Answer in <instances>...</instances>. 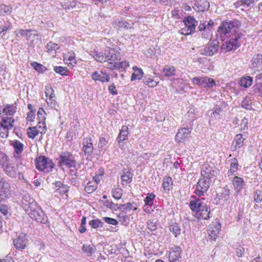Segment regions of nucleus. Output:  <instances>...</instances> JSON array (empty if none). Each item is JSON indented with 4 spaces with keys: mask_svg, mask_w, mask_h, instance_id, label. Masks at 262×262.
<instances>
[{
    "mask_svg": "<svg viewBox=\"0 0 262 262\" xmlns=\"http://www.w3.org/2000/svg\"><path fill=\"white\" fill-rule=\"evenodd\" d=\"M59 46L52 41L49 42L47 45V48L48 51H52L53 50H57L59 49Z\"/></svg>",
    "mask_w": 262,
    "mask_h": 262,
    "instance_id": "59",
    "label": "nucleus"
},
{
    "mask_svg": "<svg viewBox=\"0 0 262 262\" xmlns=\"http://www.w3.org/2000/svg\"><path fill=\"white\" fill-rule=\"evenodd\" d=\"M27 39L33 43L35 40H38L40 39V37H39V35L36 33V31L35 30V32H32L28 34Z\"/></svg>",
    "mask_w": 262,
    "mask_h": 262,
    "instance_id": "52",
    "label": "nucleus"
},
{
    "mask_svg": "<svg viewBox=\"0 0 262 262\" xmlns=\"http://www.w3.org/2000/svg\"><path fill=\"white\" fill-rule=\"evenodd\" d=\"M232 184L234 189L237 192H239L245 185L244 180L240 177H235L232 180Z\"/></svg>",
    "mask_w": 262,
    "mask_h": 262,
    "instance_id": "26",
    "label": "nucleus"
},
{
    "mask_svg": "<svg viewBox=\"0 0 262 262\" xmlns=\"http://www.w3.org/2000/svg\"><path fill=\"white\" fill-rule=\"evenodd\" d=\"M54 71L61 76L68 75V70L66 67L61 66H55L54 68Z\"/></svg>",
    "mask_w": 262,
    "mask_h": 262,
    "instance_id": "47",
    "label": "nucleus"
},
{
    "mask_svg": "<svg viewBox=\"0 0 262 262\" xmlns=\"http://www.w3.org/2000/svg\"><path fill=\"white\" fill-rule=\"evenodd\" d=\"M113 197L117 200H119L121 198L122 193L120 189H113L112 191Z\"/></svg>",
    "mask_w": 262,
    "mask_h": 262,
    "instance_id": "57",
    "label": "nucleus"
},
{
    "mask_svg": "<svg viewBox=\"0 0 262 262\" xmlns=\"http://www.w3.org/2000/svg\"><path fill=\"white\" fill-rule=\"evenodd\" d=\"M169 260L170 262H179L181 258V248L178 246L174 245L170 248Z\"/></svg>",
    "mask_w": 262,
    "mask_h": 262,
    "instance_id": "14",
    "label": "nucleus"
},
{
    "mask_svg": "<svg viewBox=\"0 0 262 262\" xmlns=\"http://www.w3.org/2000/svg\"><path fill=\"white\" fill-rule=\"evenodd\" d=\"M38 128H41V130L40 131V133L42 134H45L47 131V128L46 125L45 121H38V124L36 126Z\"/></svg>",
    "mask_w": 262,
    "mask_h": 262,
    "instance_id": "63",
    "label": "nucleus"
},
{
    "mask_svg": "<svg viewBox=\"0 0 262 262\" xmlns=\"http://www.w3.org/2000/svg\"><path fill=\"white\" fill-rule=\"evenodd\" d=\"M9 157L4 152H0V166L2 168L4 167L9 162Z\"/></svg>",
    "mask_w": 262,
    "mask_h": 262,
    "instance_id": "44",
    "label": "nucleus"
},
{
    "mask_svg": "<svg viewBox=\"0 0 262 262\" xmlns=\"http://www.w3.org/2000/svg\"><path fill=\"white\" fill-rule=\"evenodd\" d=\"M253 79L250 76H247L246 77H243L240 80V85L244 88H248L252 84Z\"/></svg>",
    "mask_w": 262,
    "mask_h": 262,
    "instance_id": "41",
    "label": "nucleus"
},
{
    "mask_svg": "<svg viewBox=\"0 0 262 262\" xmlns=\"http://www.w3.org/2000/svg\"><path fill=\"white\" fill-rule=\"evenodd\" d=\"M133 70H134V72L132 75L131 81L141 79L144 74L143 70L140 68H138L137 66H134Z\"/></svg>",
    "mask_w": 262,
    "mask_h": 262,
    "instance_id": "31",
    "label": "nucleus"
},
{
    "mask_svg": "<svg viewBox=\"0 0 262 262\" xmlns=\"http://www.w3.org/2000/svg\"><path fill=\"white\" fill-rule=\"evenodd\" d=\"M114 25V27L118 29L128 30L133 28L132 24L124 20H116Z\"/></svg>",
    "mask_w": 262,
    "mask_h": 262,
    "instance_id": "27",
    "label": "nucleus"
},
{
    "mask_svg": "<svg viewBox=\"0 0 262 262\" xmlns=\"http://www.w3.org/2000/svg\"><path fill=\"white\" fill-rule=\"evenodd\" d=\"M128 134L129 132L128 126L126 125H123L116 139V141H117L119 144L124 143L128 139Z\"/></svg>",
    "mask_w": 262,
    "mask_h": 262,
    "instance_id": "21",
    "label": "nucleus"
},
{
    "mask_svg": "<svg viewBox=\"0 0 262 262\" xmlns=\"http://www.w3.org/2000/svg\"><path fill=\"white\" fill-rule=\"evenodd\" d=\"M209 185V181L206 179L203 178L200 180L196 186L195 190L196 194L199 196L204 195V193L208 190Z\"/></svg>",
    "mask_w": 262,
    "mask_h": 262,
    "instance_id": "12",
    "label": "nucleus"
},
{
    "mask_svg": "<svg viewBox=\"0 0 262 262\" xmlns=\"http://www.w3.org/2000/svg\"><path fill=\"white\" fill-rule=\"evenodd\" d=\"M253 198L254 199V202L256 204H258L261 202L262 191L258 189L255 190L253 192Z\"/></svg>",
    "mask_w": 262,
    "mask_h": 262,
    "instance_id": "45",
    "label": "nucleus"
},
{
    "mask_svg": "<svg viewBox=\"0 0 262 262\" xmlns=\"http://www.w3.org/2000/svg\"><path fill=\"white\" fill-rule=\"evenodd\" d=\"M28 214L32 220L38 223L46 224L48 222V217L39 206L32 212H29Z\"/></svg>",
    "mask_w": 262,
    "mask_h": 262,
    "instance_id": "4",
    "label": "nucleus"
},
{
    "mask_svg": "<svg viewBox=\"0 0 262 262\" xmlns=\"http://www.w3.org/2000/svg\"><path fill=\"white\" fill-rule=\"evenodd\" d=\"M20 168H22V167H19L17 164L15 165L14 164L9 163L2 169L8 177L11 179H15L18 176H20L22 173Z\"/></svg>",
    "mask_w": 262,
    "mask_h": 262,
    "instance_id": "6",
    "label": "nucleus"
},
{
    "mask_svg": "<svg viewBox=\"0 0 262 262\" xmlns=\"http://www.w3.org/2000/svg\"><path fill=\"white\" fill-rule=\"evenodd\" d=\"M1 183V189L2 191L3 194H5V198H8L11 194L10 184L6 181H3Z\"/></svg>",
    "mask_w": 262,
    "mask_h": 262,
    "instance_id": "30",
    "label": "nucleus"
},
{
    "mask_svg": "<svg viewBox=\"0 0 262 262\" xmlns=\"http://www.w3.org/2000/svg\"><path fill=\"white\" fill-rule=\"evenodd\" d=\"M244 140L245 139L243 138V135L242 134H239L236 135L233 141V144H235V149L239 148L242 147L244 145Z\"/></svg>",
    "mask_w": 262,
    "mask_h": 262,
    "instance_id": "33",
    "label": "nucleus"
},
{
    "mask_svg": "<svg viewBox=\"0 0 262 262\" xmlns=\"http://www.w3.org/2000/svg\"><path fill=\"white\" fill-rule=\"evenodd\" d=\"M128 67H129V62L126 60L119 62H115L114 63L110 62H108L107 64V67L110 70L120 69H125Z\"/></svg>",
    "mask_w": 262,
    "mask_h": 262,
    "instance_id": "25",
    "label": "nucleus"
},
{
    "mask_svg": "<svg viewBox=\"0 0 262 262\" xmlns=\"http://www.w3.org/2000/svg\"><path fill=\"white\" fill-rule=\"evenodd\" d=\"M238 161L236 158H233L231 160L230 164V169L228 170V173L229 175L233 174L238 169Z\"/></svg>",
    "mask_w": 262,
    "mask_h": 262,
    "instance_id": "38",
    "label": "nucleus"
},
{
    "mask_svg": "<svg viewBox=\"0 0 262 262\" xmlns=\"http://www.w3.org/2000/svg\"><path fill=\"white\" fill-rule=\"evenodd\" d=\"M57 160L60 167L65 166L68 168L75 167L77 164L74 156L69 151L61 152Z\"/></svg>",
    "mask_w": 262,
    "mask_h": 262,
    "instance_id": "2",
    "label": "nucleus"
},
{
    "mask_svg": "<svg viewBox=\"0 0 262 262\" xmlns=\"http://www.w3.org/2000/svg\"><path fill=\"white\" fill-rule=\"evenodd\" d=\"M191 132L188 128L183 127L180 129L176 136V141L178 142H184Z\"/></svg>",
    "mask_w": 262,
    "mask_h": 262,
    "instance_id": "19",
    "label": "nucleus"
},
{
    "mask_svg": "<svg viewBox=\"0 0 262 262\" xmlns=\"http://www.w3.org/2000/svg\"><path fill=\"white\" fill-rule=\"evenodd\" d=\"M28 243V239L26 234L21 233L18 237L13 239V244L17 250L24 249Z\"/></svg>",
    "mask_w": 262,
    "mask_h": 262,
    "instance_id": "16",
    "label": "nucleus"
},
{
    "mask_svg": "<svg viewBox=\"0 0 262 262\" xmlns=\"http://www.w3.org/2000/svg\"><path fill=\"white\" fill-rule=\"evenodd\" d=\"M227 106V103L225 101L218 102L214 105L211 117L216 120L220 119L225 115Z\"/></svg>",
    "mask_w": 262,
    "mask_h": 262,
    "instance_id": "8",
    "label": "nucleus"
},
{
    "mask_svg": "<svg viewBox=\"0 0 262 262\" xmlns=\"http://www.w3.org/2000/svg\"><path fill=\"white\" fill-rule=\"evenodd\" d=\"M31 66L36 71L39 73H43L45 70H47V68L45 67V66L36 62H33L31 63Z\"/></svg>",
    "mask_w": 262,
    "mask_h": 262,
    "instance_id": "49",
    "label": "nucleus"
},
{
    "mask_svg": "<svg viewBox=\"0 0 262 262\" xmlns=\"http://www.w3.org/2000/svg\"><path fill=\"white\" fill-rule=\"evenodd\" d=\"M143 83L145 84H146L148 86L151 87V88L155 87L157 85V84L159 83V82H157V81H155L154 80H153L152 79H151L150 77H147V76H145L143 78Z\"/></svg>",
    "mask_w": 262,
    "mask_h": 262,
    "instance_id": "46",
    "label": "nucleus"
},
{
    "mask_svg": "<svg viewBox=\"0 0 262 262\" xmlns=\"http://www.w3.org/2000/svg\"><path fill=\"white\" fill-rule=\"evenodd\" d=\"M230 193V190L227 188L224 187L221 189V192L216 193V198L225 202L229 199Z\"/></svg>",
    "mask_w": 262,
    "mask_h": 262,
    "instance_id": "29",
    "label": "nucleus"
},
{
    "mask_svg": "<svg viewBox=\"0 0 262 262\" xmlns=\"http://www.w3.org/2000/svg\"><path fill=\"white\" fill-rule=\"evenodd\" d=\"M209 3L207 0H198L194 4L193 8L194 10L203 12L209 8Z\"/></svg>",
    "mask_w": 262,
    "mask_h": 262,
    "instance_id": "20",
    "label": "nucleus"
},
{
    "mask_svg": "<svg viewBox=\"0 0 262 262\" xmlns=\"http://www.w3.org/2000/svg\"><path fill=\"white\" fill-rule=\"evenodd\" d=\"M219 41L215 40L210 41L200 50L201 54L205 56H212L217 52Z\"/></svg>",
    "mask_w": 262,
    "mask_h": 262,
    "instance_id": "9",
    "label": "nucleus"
},
{
    "mask_svg": "<svg viewBox=\"0 0 262 262\" xmlns=\"http://www.w3.org/2000/svg\"><path fill=\"white\" fill-rule=\"evenodd\" d=\"M102 220L106 222V223L113 225H117L118 224V222L117 220L109 217H103Z\"/></svg>",
    "mask_w": 262,
    "mask_h": 262,
    "instance_id": "61",
    "label": "nucleus"
},
{
    "mask_svg": "<svg viewBox=\"0 0 262 262\" xmlns=\"http://www.w3.org/2000/svg\"><path fill=\"white\" fill-rule=\"evenodd\" d=\"M201 214L202 218L204 220H208L210 219V207L206 204L203 206L201 210Z\"/></svg>",
    "mask_w": 262,
    "mask_h": 262,
    "instance_id": "35",
    "label": "nucleus"
},
{
    "mask_svg": "<svg viewBox=\"0 0 262 262\" xmlns=\"http://www.w3.org/2000/svg\"><path fill=\"white\" fill-rule=\"evenodd\" d=\"M162 72L164 76L170 77L176 75V69L173 66H166L163 68Z\"/></svg>",
    "mask_w": 262,
    "mask_h": 262,
    "instance_id": "32",
    "label": "nucleus"
},
{
    "mask_svg": "<svg viewBox=\"0 0 262 262\" xmlns=\"http://www.w3.org/2000/svg\"><path fill=\"white\" fill-rule=\"evenodd\" d=\"M103 222L99 219L92 220L89 222V225L94 229L101 228L103 227Z\"/></svg>",
    "mask_w": 262,
    "mask_h": 262,
    "instance_id": "42",
    "label": "nucleus"
},
{
    "mask_svg": "<svg viewBox=\"0 0 262 262\" xmlns=\"http://www.w3.org/2000/svg\"><path fill=\"white\" fill-rule=\"evenodd\" d=\"M39 131L36 126L29 127L27 129V135L29 138L34 139L38 134Z\"/></svg>",
    "mask_w": 262,
    "mask_h": 262,
    "instance_id": "43",
    "label": "nucleus"
},
{
    "mask_svg": "<svg viewBox=\"0 0 262 262\" xmlns=\"http://www.w3.org/2000/svg\"><path fill=\"white\" fill-rule=\"evenodd\" d=\"M172 184V181L171 178L168 177L164 179L162 183L163 188L166 190Z\"/></svg>",
    "mask_w": 262,
    "mask_h": 262,
    "instance_id": "64",
    "label": "nucleus"
},
{
    "mask_svg": "<svg viewBox=\"0 0 262 262\" xmlns=\"http://www.w3.org/2000/svg\"><path fill=\"white\" fill-rule=\"evenodd\" d=\"M133 178V173L129 171H123V174L121 176V179L123 182H125L126 184L130 183Z\"/></svg>",
    "mask_w": 262,
    "mask_h": 262,
    "instance_id": "40",
    "label": "nucleus"
},
{
    "mask_svg": "<svg viewBox=\"0 0 262 262\" xmlns=\"http://www.w3.org/2000/svg\"><path fill=\"white\" fill-rule=\"evenodd\" d=\"M92 79L94 81H99L102 83L110 81V77L108 74L101 71H95L92 74Z\"/></svg>",
    "mask_w": 262,
    "mask_h": 262,
    "instance_id": "18",
    "label": "nucleus"
},
{
    "mask_svg": "<svg viewBox=\"0 0 262 262\" xmlns=\"http://www.w3.org/2000/svg\"><path fill=\"white\" fill-rule=\"evenodd\" d=\"M221 224L218 221H216L210 224L208 229V236L210 237V239L215 241L219 232L221 230Z\"/></svg>",
    "mask_w": 262,
    "mask_h": 262,
    "instance_id": "13",
    "label": "nucleus"
},
{
    "mask_svg": "<svg viewBox=\"0 0 262 262\" xmlns=\"http://www.w3.org/2000/svg\"><path fill=\"white\" fill-rule=\"evenodd\" d=\"M201 176L203 178L209 180L215 176L214 170L208 163H204L201 167Z\"/></svg>",
    "mask_w": 262,
    "mask_h": 262,
    "instance_id": "17",
    "label": "nucleus"
},
{
    "mask_svg": "<svg viewBox=\"0 0 262 262\" xmlns=\"http://www.w3.org/2000/svg\"><path fill=\"white\" fill-rule=\"evenodd\" d=\"M104 205L112 210H117V209H116V207H117L118 204H116L114 203L113 202H110L108 200H106L104 202Z\"/></svg>",
    "mask_w": 262,
    "mask_h": 262,
    "instance_id": "62",
    "label": "nucleus"
},
{
    "mask_svg": "<svg viewBox=\"0 0 262 262\" xmlns=\"http://www.w3.org/2000/svg\"><path fill=\"white\" fill-rule=\"evenodd\" d=\"M12 145L14 148L15 152L17 154H20L24 148L23 144L18 140H15L12 143Z\"/></svg>",
    "mask_w": 262,
    "mask_h": 262,
    "instance_id": "37",
    "label": "nucleus"
},
{
    "mask_svg": "<svg viewBox=\"0 0 262 262\" xmlns=\"http://www.w3.org/2000/svg\"><path fill=\"white\" fill-rule=\"evenodd\" d=\"M36 168L39 171L49 172L53 170L54 163L52 160L44 156H41L35 159Z\"/></svg>",
    "mask_w": 262,
    "mask_h": 262,
    "instance_id": "3",
    "label": "nucleus"
},
{
    "mask_svg": "<svg viewBox=\"0 0 262 262\" xmlns=\"http://www.w3.org/2000/svg\"><path fill=\"white\" fill-rule=\"evenodd\" d=\"M240 37L238 34H234L227 40L225 43H223L221 46L222 50H227L228 51L235 50L241 46L239 41Z\"/></svg>",
    "mask_w": 262,
    "mask_h": 262,
    "instance_id": "7",
    "label": "nucleus"
},
{
    "mask_svg": "<svg viewBox=\"0 0 262 262\" xmlns=\"http://www.w3.org/2000/svg\"><path fill=\"white\" fill-rule=\"evenodd\" d=\"M37 114L39 121H45L46 113L42 108H39Z\"/></svg>",
    "mask_w": 262,
    "mask_h": 262,
    "instance_id": "56",
    "label": "nucleus"
},
{
    "mask_svg": "<svg viewBox=\"0 0 262 262\" xmlns=\"http://www.w3.org/2000/svg\"><path fill=\"white\" fill-rule=\"evenodd\" d=\"M15 108L13 105H8L4 108L3 112L7 115H12L16 112Z\"/></svg>",
    "mask_w": 262,
    "mask_h": 262,
    "instance_id": "55",
    "label": "nucleus"
},
{
    "mask_svg": "<svg viewBox=\"0 0 262 262\" xmlns=\"http://www.w3.org/2000/svg\"><path fill=\"white\" fill-rule=\"evenodd\" d=\"M107 57V60H113L115 61L117 60V56L115 53V51L114 49L110 50L108 54L105 56Z\"/></svg>",
    "mask_w": 262,
    "mask_h": 262,
    "instance_id": "60",
    "label": "nucleus"
},
{
    "mask_svg": "<svg viewBox=\"0 0 262 262\" xmlns=\"http://www.w3.org/2000/svg\"><path fill=\"white\" fill-rule=\"evenodd\" d=\"M201 82L200 86L206 88L210 89L216 85L215 81L213 79L207 77H202Z\"/></svg>",
    "mask_w": 262,
    "mask_h": 262,
    "instance_id": "28",
    "label": "nucleus"
},
{
    "mask_svg": "<svg viewBox=\"0 0 262 262\" xmlns=\"http://www.w3.org/2000/svg\"><path fill=\"white\" fill-rule=\"evenodd\" d=\"M97 189V184L92 185V183L89 182L84 187L85 191L88 193L93 192Z\"/></svg>",
    "mask_w": 262,
    "mask_h": 262,
    "instance_id": "53",
    "label": "nucleus"
},
{
    "mask_svg": "<svg viewBox=\"0 0 262 262\" xmlns=\"http://www.w3.org/2000/svg\"><path fill=\"white\" fill-rule=\"evenodd\" d=\"M11 10L12 8L9 6L3 4L0 5V13L3 15L10 14Z\"/></svg>",
    "mask_w": 262,
    "mask_h": 262,
    "instance_id": "51",
    "label": "nucleus"
},
{
    "mask_svg": "<svg viewBox=\"0 0 262 262\" xmlns=\"http://www.w3.org/2000/svg\"><path fill=\"white\" fill-rule=\"evenodd\" d=\"M14 121V120L11 117H3L2 118L1 126L4 130H7L13 127Z\"/></svg>",
    "mask_w": 262,
    "mask_h": 262,
    "instance_id": "24",
    "label": "nucleus"
},
{
    "mask_svg": "<svg viewBox=\"0 0 262 262\" xmlns=\"http://www.w3.org/2000/svg\"><path fill=\"white\" fill-rule=\"evenodd\" d=\"M205 204L201 199L196 198L190 202L189 207L192 211L198 212L201 211L203 206H205Z\"/></svg>",
    "mask_w": 262,
    "mask_h": 262,
    "instance_id": "22",
    "label": "nucleus"
},
{
    "mask_svg": "<svg viewBox=\"0 0 262 262\" xmlns=\"http://www.w3.org/2000/svg\"><path fill=\"white\" fill-rule=\"evenodd\" d=\"M82 250L83 252L91 255L96 252V248L90 245H84L82 247Z\"/></svg>",
    "mask_w": 262,
    "mask_h": 262,
    "instance_id": "48",
    "label": "nucleus"
},
{
    "mask_svg": "<svg viewBox=\"0 0 262 262\" xmlns=\"http://www.w3.org/2000/svg\"><path fill=\"white\" fill-rule=\"evenodd\" d=\"M155 198L156 195L153 193H147V196L144 200L145 205L147 206H152L154 205V202Z\"/></svg>",
    "mask_w": 262,
    "mask_h": 262,
    "instance_id": "39",
    "label": "nucleus"
},
{
    "mask_svg": "<svg viewBox=\"0 0 262 262\" xmlns=\"http://www.w3.org/2000/svg\"><path fill=\"white\" fill-rule=\"evenodd\" d=\"M147 228L151 231H155L157 229V224L153 221H148L147 222Z\"/></svg>",
    "mask_w": 262,
    "mask_h": 262,
    "instance_id": "58",
    "label": "nucleus"
},
{
    "mask_svg": "<svg viewBox=\"0 0 262 262\" xmlns=\"http://www.w3.org/2000/svg\"><path fill=\"white\" fill-rule=\"evenodd\" d=\"M241 26V22L236 19L232 20H226L221 23L219 26L217 32L222 35H227L231 33L232 31L234 32L238 29Z\"/></svg>",
    "mask_w": 262,
    "mask_h": 262,
    "instance_id": "1",
    "label": "nucleus"
},
{
    "mask_svg": "<svg viewBox=\"0 0 262 262\" xmlns=\"http://www.w3.org/2000/svg\"><path fill=\"white\" fill-rule=\"evenodd\" d=\"M91 55L98 62H102L107 61V57L104 56L103 54L100 52L93 51Z\"/></svg>",
    "mask_w": 262,
    "mask_h": 262,
    "instance_id": "34",
    "label": "nucleus"
},
{
    "mask_svg": "<svg viewBox=\"0 0 262 262\" xmlns=\"http://www.w3.org/2000/svg\"><path fill=\"white\" fill-rule=\"evenodd\" d=\"M185 28L182 31H186L185 35H190L194 33L195 27L198 25V21L193 16H188L185 17L183 20Z\"/></svg>",
    "mask_w": 262,
    "mask_h": 262,
    "instance_id": "10",
    "label": "nucleus"
},
{
    "mask_svg": "<svg viewBox=\"0 0 262 262\" xmlns=\"http://www.w3.org/2000/svg\"><path fill=\"white\" fill-rule=\"evenodd\" d=\"M12 28V25L11 23L7 20L4 21L1 25H0V35L2 34V36L5 35L4 32H6L8 30H11Z\"/></svg>",
    "mask_w": 262,
    "mask_h": 262,
    "instance_id": "36",
    "label": "nucleus"
},
{
    "mask_svg": "<svg viewBox=\"0 0 262 262\" xmlns=\"http://www.w3.org/2000/svg\"><path fill=\"white\" fill-rule=\"evenodd\" d=\"M21 206L26 212H32L39 205L33 198L28 194H26L22 198Z\"/></svg>",
    "mask_w": 262,
    "mask_h": 262,
    "instance_id": "5",
    "label": "nucleus"
},
{
    "mask_svg": "<svg viewBox=\"0 0 262 262\" xmlns=\"http://www.w3.org/2000/svg\"><path fill=\"white\" fill-rule=\"evenodd\" d=\"M250 68L255 71H259L262 69V55L260 53L255 54L250 60Z\"/></svg>",
    "mask_w": 262,
    "mask_h": 262,
    "instance_id": "11",
    "label": "nucleus"
},
{
    "mask_svg": "<svg viewBox=\"0 0 262 262\" xmlns=\"http://www.w3.org/2000/svg\"><path fill=\"white\" fill-rule=\"evenodd\" d=\"M32 32H35L34 30H31V29H18L17 31H15L16 34L17 36H18V35H20L22 37H26L27 38L28 34Z\"/></svg>",
    "mask_w": 262,
    "mask_h": 262,
    "instance_id": "50",
    "label": "nucleus"
},
{
    "mask_svg": "<svg viewBox=\"0 0 262 262\" xmlns=\"http://www.w3.org/2000/svg\"><path fill=\"white\" fill-rule=\"evenodd\" d=\"M241 106L243 108H244L248 110H250L252 109V106L251 105L250 100L249 98L246 97L244 99V100L242 102Z\"/></svg>",
    "mask_w": 262,
    "mask_h": 262,
    "instance_id": "54",
    "label": "nucleus"
},
{
    "mask_svg": "<svg viewBox=\"0 0 262 262\" xmlns=\"http://www.w3.org/2000/svg\"><path fill=\"white\" fill-rule=\"evenodd\" d=\"M82 151L84 155L91 156L94 151L93 140L90 137L84 138L82 142Z\"/></svg>",
    "mask_w": 262,
    "mask_h": 262,
    "instance_id": "15",
    "label": "nucleus"
},
{
    "mask_svg": "<svg viewBox=\"0 0 262 262\" xmlns=\"http://www.w3.org/2000/svg\"><path fill=\"white\" fill-rule=\"evenodd\" d=\"M168 229L171 232L175 237H178L181 234V229L179 225L176 222L171 221L168 225Z\"/></svg>",
    "mask_w": 262,
    "mask_h": 262,
    "instance_id": "23",
    "label": "nucleus"
}]
</instances>
